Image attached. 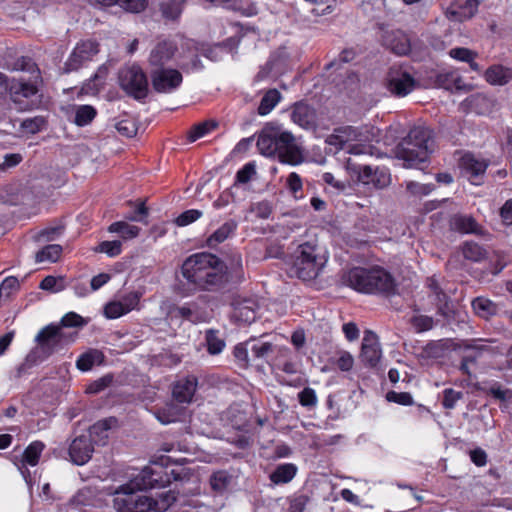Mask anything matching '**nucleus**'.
Returning a JSON list of instances; mask_svg holds the SVG:
<instances>
[{
  "label": "nucleus",
  "mask_w": 512,
  "mask_h": 512,
  "mask_svg": "<svg viewBox=\"0 0 512 512\" xmlns=\"http://www.w3.org/2000/svg\"><path fill=\"white\" fill-rule=\"evenodd\" d=\"M142 296L143 294L140 291H130L115 299L120 305L121 310H123V313L126 315L133 310L139 309L140 299Z\"/></svg>",
  "instance_id": "obj_29"
},
{
  "label": "nucleus",
  "mask_w": 512,
  "mask_h": 512,
  "mask_svg": "<svg viewBox=\"0 0 512 512\" xmlns=\"http://www.w3.org/2000/svg\"><path fill=\"white\" fill-rule=\"evenodd\" d=\"M177 47L174 42L170 40H163L158 42L151 50L149 56V63L151 66L163 68L175 55Z\"/></svg>",
  "instance_id": "obj_18"
},
{
  "label": "nucleus",
  "mask_w": 512,
  "mask_h": 512,
  "mask_svg": "<svg viewBox=\"0 0 512 512\" xmlns=\"http://www.w3.org/2000/svg\"><path fill=\"white\" fill-rule=\"evenodd\" d=\"M98 52V44L94 41L86 40L78 43L65 63V70L67 72L77 70L91 61Z\"/></svg>",
  "instance_id": "obj_13"
},
{
  "label": "nucleus",
  "mask_w": 512,
  "mask_h": 512,
  "mask_svg": "<svg viewBox=\"0 0 512 512\" xmlns=\"http://www.w3.org/2000/svg\"><path fill=\"white\" fill-rule=\"evenodd\" d=\"M88 323V320L84 319L81 315L75 312L66 313L60 321L58 326L64 327H83Z\"/></svg>",
  "instance_id": "obj_54"
},
{
  "label": "nucleus",
  "mask_w": 512,
  "mask_h": 512,
  "mask_svg": "<svg viewBox=\"0 0 512 512\" xmlns=\"http://www.w3.org/2000/svg\"><path fill=\"white\" fill-rule=\"evenodd\" d=\"M120 87L135 99H143L148 93V81L143 70L136 65L123 67L119 71Z\"/></svg>",
  "instance_id": "obj_7"
},
{
  "label": "nucleus",
  "mask_w": 512,
  "mask_h": 512,
  "mask_svg": "<svg viewBox=\"0 0 512 512\" xmlns=\"http://www.w3.org/2000/svg\"><path fill=\"white\" fill-rule=\"evenodd\" d=\"M358 178L363 184L377 189H383L391 183V175L386 168H373L368 165L359 167Z\"/></svg>",
  "instance_id": "obj_14"
},
{
  "label": "nucleus",
  "mask_w": 512,
  "mask_h": 512,
  "mask_svg": "<svg viewBox=\"0 0 512 512\" xmlns=\"http://www.w3.org/2000/svg\"><path fill=\"white\" fill-rule=\"evenodd\" d=\"M234 316L243 322H252L255 319L254 303L251 300L239 303L234 308Z\"/></svg>",
  "instance_id": "obj_44"
},
{
  "label": "nucleus",
  "mask_w": 512,
  "mask_h": 512,
  "mask_svg": "<svg viewBox=\"0 0 512 512\" xmlns=\"http://www.w3.org/2000/svg\"><path fill=\"white\" fill-rule=\"evenodd\" d=\"M166 318L170 324L180 325L182 320L192 323L205 322L209 318L208 314L202 310L197 302H190L183 306L170 305Z\"/></svg>",
  "instance_id": "obj_11"
},
{
  "label": "nucleus",
  "mask_w": 512,
  "mask_h": 512,
  "mask_svg": "<svg viewBox=\"0 0 512 512\" xmlns=\"http://www.w3.org/2000/svg\"><path fill=\"white\" fill-rule=\"evenodd\" d=\"M327 260V255L316 246L304 243L296 251L289 273L303 281L315 279L326 265Z\"/></svg>",
  "instance_id": "obj_6"
},
{
  "label": "nucleus",
  "mask_w": 512,
  "mask_h": 512,
  "mask_svg": "<svg viewBox=\"0 0 512 512\" xmlns=\"http://www.w3.org/2000/svg\"><path fill=\"white\" fill-rule=\"evenodd\" d=\"M472 308L476 315L488 319L497 314L498 305L485 297H477L472 301Z\"/></svg>",
  "instance_id": "obj_26"
},
{
  "label": "nucleus",
  "mask_w": 512,
  "mask_h": 512,
  "mask_svg": "<svg viewBox=\"0 0 512 512\" xmlns=\"http://www.w3.org/2000/svg\"><path fill=\"white\" fill-rule=\"evenodd\" d=\"M108 74L107 65H102L98 68L97 72L94 74L93 78L90 79L86 85L85 89L87 92H97L100 87L103 85V81Z\"/></svg>",
  "instance_id": "obj_46"
},
{
  "label": "nucleus",
  "mask_w": 512,
  "mask_h": 512,
  "mask_svg": "<svg viewBox=\"0 0 512 512\" xmlns=\"http://www.w3.org/2000/svg\"><path fill=\"white\" fill-rule=\"evenodd\" d=\"M236 227L237 223L233 220L225 222L207 239L208 245L212 247L224 242L235 231Z\"/></svg>",
  "instance_id": "obj_36"
},
{
  "label": "nucleus",
  "mask_w": 512,
  "mask_h": 512,
  "mask_svg": "<svg viewBox=\"0 0 512 512\" xmlns=\"http://www.w3.org/2000/svg\"><path fill=\"white\" fill-rule=\"evenodd\" d=\"M484 77L491 85H506L512 80V67L493 65L485 71Z\"/></svg>",
  "instance_id": "obj_23"
},
{
  "label": "nucleus",
  "mask_w": 512,
  "mask_h": 512,
  "mask_svg": "<svg viewBox=\"0 0 512 512\" xmlns=\"http://www.w3.org/2000/svg\"><path fill=\"white\" fill-rule=\"evenodd\" d=\"M42 290L50 291L53 293L64 290V279L62 277L46 276L40 283Z\"/></svg>",
  "instance_id": "obj_51"
},
{
  "label": "nucleus",
  "mask_w": 512,
  "mask_h": 512,
  "mask_svg": "<svg viewBox=\"0 0 512 512\" xmlns=\"http://www.w3.org/2000/svg\"><path fill=\"white\" fill-rule=\"evenodd\" d=\"M153 88L160 93H171L182 83V74L173 68H157L151 73Z\"/></svg>",
  "instance_id": "obj_12"
},
{
  "label": "nucleus",
  "mask_w": 512,
  "mask_h": 512,
  "mask_svg": "<svg viewBox=\"0 0 512 512\" xmlns=\"http://www.w3.org/2000/svg\"><path fill=\"white\" fill-rule=\"evenodd\" d=\"M129 485H121L115 491L114 507L117 512H164L175 501L176 495L173 491H164L155 498L140 495Z\"/></svg>",
  "instance_id": "obj_4"
},
{
  "label": "nucleus",
  "mask_w": 512,
  "mask_h": 512,
  "mask_svg": "<svg viewBox=\"0 0 512 512\" xmlns=\"http://www.w3.org/2000/svg\"><path fill=\"white\" fill-rule=\"evenodd\" d=\"M112 420H101L97 423L93 424L89 432L84 434L85 436H89L91 439V443L95 445H105L109 438V430L111 428Z\"/></svg>",
  "instance_id": "obj_24"
},
{
  "label": "nucleus",
  "mask_w": 512,
  "mask_h": 512,
  "mask_svg": "<svg viewBox=\"0 0 512 512\" xmlns=\"http://www.w3.org/2000/svg\"><path fill=\"white\" fill-rule=\"evenodd\" d=\"M281 94L276 89H271L265 93L262 97L260 105L258 107L259 115L269 114L275 106L279 103Z\"/></svg>",
  "instance_id": "obj_38"
},
{
  "label": "nucleus",
  "mask_w": 512,
  "mask_h": 512,
  "mask_svg": "<svg viewBox=\"0 0 512 512\" xmlns=\"http://www.w3.org/2000/svg\"><path fill=\"white\" fill-rule=\"evenodd\" d=\"M232 481V476L224 470L213 473L210 477L211 488L218 493L225 491Z\"/></svg>",
  "instance_id": "obj_43"
},
{
  "label": "nucleus",
  "mask_w": 512,
  "mask_h": 512,
  "mask_svg": "<svg viewBox=\"0 0 512 512\" xmlns=\"http://www.w3.org/2000/svg\"><path fill=\"white\" fill-rule=\"evenodd\" d=\"M182 276L188 283L203 290H212L227 280L220 259L210 253H196L182 264Z\"/></svg>",
  "instance_id": "obj_1"
},
{
  "label": "nucleus",
  "mask_w": 512,
  "mask_h": 512,
  "mask_svg": "<svg viewBox=\"0 0 512 512\" xmlns=\"http://www.w3.org/2000/svg\"><path fill=\"white\" fill-rule=\"evenodd\" d=\"M455 71H445L436 75L435 85L446 90H453V76Z\"/></svg>",
  "instance_id": "obj_63"
},
{
  "label": "nucleus",
  "mask_w": 512,
  "mask_h": 512,
  "mask_svg": "<svg viewBox=\"0 0 512 512\" xmlns=\"http://www.w3.org/2000/svg\"><path fill=\"white\" fill-rule=\"evenodd\" d=\"M170 476L167 471L159 466H147L135 475L128 483L130 488L141 491L153 488L164 487L170 483Z\"/></svg>",
  "instance_id": "obj_9"
},
{
  "label": "nucleus",
  "mask_w": 512,
  "mask_h": 512,
  "mask_svg": "<svg viewBox=\"0 0 512 512\" xmlns=\"http://www.w3.org/2000/svg\"><path fill=\"white\" fill-rule=\"evenodd\" d=\"M462 392L455 391L451 388L445 389L443 391V401L442 404L446 409H453L458 400L462 398Z\"/></svg>",
  "instance_id": "obj_62"
},
{
  "label": "nucleus",
  "mask_w": 512,
  "mask_h": 512,
  "mask_svg": "<svg viewBox=\"0 0 512 512\" xmlns=\"http://www.w3.org/2000/svg\"><path fill=\"white\" fill-rule=\"evenodd\" d=\"M202 211L198 209H190L181 213L176 219L175 223L179 227L187 226L195 221H197L200 217H202Z\"/></svg>",
  "instance_id": "obj_56"
},
{
  "label": "nucleus",
  "mask_w": 512,
  "mask_h": 512,
  "mask_svg": "<svg viewBox=\"0 0 512 512\" xmlns=\"http://www.w3.org/2000/svg\"><path fill=\"white\" fill-rule=\"evenodd\" d=\"M205 343L210 355H218L226 347L225 340L220 336L219 331L214 329H208L205 332Z\"/></svg>",
  "instance_id": "obj_31"
},
{
  "label": "nucleus",
  "mask_w": 512,
  "mask_h": 512,
  "mask_svg": "<svg viewBox=\"0 0 512 512\" xmlns=\"http://www.w3.org/2000/svg\"><path fill=\"white\" fill-rule=\"evenodd\" d=\"M73 339L69 338L63 331L61 326L56 324H49L42 328L35 337L37 347L35 350L40 352V355L47 359L63 344L72 342Z\"/></svg>",
  "instance_id": "obj_8"
},
{
  "label": "nucleus",
  "mask_w": 512,
  "mask_h": 512,
  "mask_svg": "<svg viewBox=\"0 0 512 512\" xmlns=\"http://www.w3.org/2000/svg\"><path fill=\"white\" fill-rule=\"evenodd\" d=\"M427 283L428 287L431 289L432 293L434 294L437 300V305L439 307L440 312L443 315H447L451 311L448 296L444 292H442L439 283L435 279V277L429 278Z\"/></svg>",
  "instance_id": "obj_35"
},
{
  "label": "nucleus",
  "mask_w": 512,
  "mask_h": 512,
  "mask_svg": "<svg viewBox=\"0 0 512 512\" xmlns=\"http://www.w3.org/2000/svg\"><path fill=\"white\" fill-rule=\"evenodd\" d=\"M463 256L477 262L485 257V250L477 243L467 242L463 246Z\"/></svg>",
  "instance_id": "obj_48"
},
{
  "label": "nucleus",
  "mask_w": 512,
  "mask_h": 512,
  "mask_svg": "<svg viewBox=\"0 0 512 512\" xmlns=\"http://www.w3.org/2000/svg\"><path fill=\"white\" fill-rule=\"evenodd\" d=\"M103 360V354L97 350H92L82 354L76 361V367L81 371L90 370L95 364H100Z\"/></svg>",
  "instance_id": "obj_39"
},
{
  "label": "nucleus",
  "mask_w": 512,
  "mask_h": 512,
  "mask_svg": "<svg viewBox=\"0 0 512 512\" xmlns=\"http://www.w3.org/2000/svg\"><path fill=\"white\" fill-rule=\"evenodd\" d=\"M155 417L164 425L177 422L183 414V408L174 403H167L155 411Z\"/></svg>",
  "instance_id": "obj_25"
},
{
  "label": "nucleus",
  "mask_w": 512,
  "mask_h": 512,
  "mask_svg": "<svg viewBox=\"0 0 512 512\" xmlns=\"http://www.w3.org/2000/svg\"><path fill=\"white\" fill-rule=\"evenodd\" d=\"M342 282L364 294H390L395 290L393 276L380 266L354 267L343 274Z\"/></svg>",
  "instance_id": "obj_3"
},
{
  "label": "nucleus",
  "mask_w": 512,
  "mask_h": 512,
  "mask_svg": "<svg viewBox=\"0 0 512 512\" xmlns=\"http://www.w3.org/2000/svg\"><path fill=\"white\" fill-rule=\"evenodd\" d=\"M62 253V247L58 244H50L36 253V262H56Z\"/></svg>",
  "instance_id": "obj_40"
},
{
  "label": "nucleus",
  "mask_w": 512,
  "mask_h": 512,
  "mask_svg": "<svg viewBox=\"0 0 512 512\" xmlns=\"http://www.w3.org/2000/svg\"><path fill=\"white\" fill-rule=\"evenodd\" d=\"M390 45L393 52L398 55H407L411 50L410 39L403 32H397Z\"/></svg>",
  "instance_id": "obj_45"
},
{
  "label": "nucleus",
  "mask_w": 512,
  "mask_h": 512,
  "mask_svg": "<svg viewBox=\"0 0 512 512\" xmlns=\"http://www.w3.org/2000/svg\"><path fill=\"white\" fill-rule=\"evenodd\" d=\"M291 119L295 124L306 130L315 129L317 125L315 109L304 102L294 104Z\"/></svg>",
  "instance_id": "obj_17"
},
{
  "label": "nucleus",
  "mask_w": 512,
  "mask_h": 512,
  "mask_svg": "<svg viewBox=\"0 0 512 512\" xmlns=\"http://www.w3.org/2000/svg\"><path fill=\"white\" fill-rule=\"evenodd\" d=\"M257 148L266 157L277 156L282 163L298 165L303 157L292 133L280 126L268 123L258 135Z\"/></svg>",
  "instance_id": "obj_2"
},
{
  "label": "nucleus",
  "mask_w": 512,
  "mask_h": 512,
  "mask_svg": "<svg viewBox=\"0 0 512 512\" xmlns=\"http://www.w3.org/2000/svg\"><path fill=\"white\" fill-rule=\"evenodd\" d=\"M462 107L478 115L489 114L493 108V101L483 94H474L462 102Z\"/></svg>",
  "instance_id": "obj_22"
},
{
  "label": "nucleus",
  "mask_w": 512,
  "mask_h": 512,
  "mask_svg": "<svg viewBox=\"0 0 512 512\" xmlns=\"http://www.w3.org/2000/svg\"><path fill=\"white\" fill-rule=\"evenodd\" d=\"M460 168L469 177L472 184L478 185L480 182L478 178L482 176L487 167L488 163L484 159L476 158L473 154H464L460 159Z\"/></svg>",
  "instance_id": "obj_19"
},
{
  "label": "nucleus",
  "mask_w": 512,
  "mask_h": 512,
  "mask_svg": "<svg viewBox=\"0 0 512 512\" xmlns=\"http://www.w3.org/2000/svg\"><path fill=\"white\" fill-rule=\"evenodd\" d=\"M297 467L292 463L279 465L270 475V480L274 484H284L290 482L296 475Z\"/></svg>",
  "instance_id": "obj_30"
},
{
  "label": "nucleus",
  "mask_w": 512,
  "mask_h": 512,
  "mask_svg": "<svg viewBox=\"0 0 512 512\" xmlns=\"http://www.w3.org/2000/svg\"><path fill=\"white\" fill-rule=\"evenodd\" d=\"M433 149L432 132L426 127H414L398 144L395 155L404 167L413 168L426 162Z\"/></svg>",
  "instance_id": "obj_5"
},
{
  "label": "nucleus",
  "mask_w": 512,
  "mask_h": 512,
  "mask_svg": "<svg viewBox=\"0 0 512 512\" xmlns=\"http://www.w3.org/2000/svg\"><path fill=\"white\" fill-rule=\"evenodd\" d=\"M97 115L96 109L91 105H80L75 109L74 123L78 126L88 125Z\"/></svg>",
  "instance_id": "obj_41"
},
{
  "label": "nucleus",
  "mask_w": 512,
  "mask_h": 512,
  "mask_svg": "<svg viewBox=\"0 0 512 512\" xmlns=\"http://www.w3.org/2000/svg\"><path fill=\"white\" fill-rule=\"evenodd\" d=\"M43 449L44 444L40 441H34L29 444L23 453V463L30 466H36Z\"/></svg>",
  "instance_id": "obj_42"
},
{
  "label": "nucleus",
  "mask_w": 512,
  "mask_h": 512,
  "mask_svg": "<svg viewBox=\"0 0 512 512\" xmlns=\"http://www.w3.org/2000/svg\"><path fill=\"white\" fill-rule=\"evenodd\" d=\"M406 188L411 194L416 196H422L431 193L434 190V185L410 181L407 182Z\"/></svg>",
  "instance_id": "obj_60"
},
{
  "label": "nucleus",
  "mask_w": 512,
  "mask_h": 512,
  "mask_svg": "<svg viewBox=\"0 0 512 512\" xmlns=\"http://www.w3.org/2000/svg\"><path fill=\"white\" fill-rule=\"evenodd\" d=\"M142 296L143 294L140 291H130L115 299L120 305L121 310H123V313L126 315L133 310L139 309L140 299Z\"/></svg>",
  "instance_id": "obj_27"
},
{
  "label": "nucleus",
  "mask_w": 512,
  "mask_h": 512,
  "mask_svg": "<svg viewBox=\"0 0 512 512\" xmlns=\"http://www.w3.org/2000/svg\"><path fill=\"white\" fill-rule=\"evenodd\" d=\"M213 128H215V125L212 123L204 122L200 123L196 126H194L191 131L189 132V140L190 141H196L197 139L205 136L207 133H209Z\"/></svg>",
  "instance_id": "obj_61"
},
{
  "label": "nucleus",
  "mask_w": 512,
  "mask_h": 512,
  "mask_svg": "<svg viewBox=\"0 0 512 512\" xmlns=\"http://www.w3.org/2000/svg\"><path fill=\"white\" fill-rule=\"evenodd\" d=\"M381 354L377 335L372 331H366L362 340L361 361L370 367H375L380 361Z\"/></svg>",
  "instance_id": "obj_16"
},
{
  "label": "nucleus",
  "mask_w": 512,
  "mask_h": 512,
  "mask_svg": "<svg viewBox=\"0 0 512 512\" xmlns=\"http://www.w3.org/2000/svg\"><path fill=\"white\" fill-rule=\"evenodd\" d=\"M477 226L476 221L471 216L455 215L450 219L451 229L461 233H474Z\"/></svg>",
  "instance_id": "obj_34"
},
{
  "label": "nucleus",
  "mask_w": 512,
  "mask_h": 512,
  "mask_svg": "<svg viewBox=\"0 0 512 512\" xmlns=\"http://www.w3.org/2000/svg\"><path fill=\"white\" fill-rule=\"evenodd\" d=\"M142 296L143 294L140 291H130L115 299L120 305L121 310H123V313L126 315L133 310L139 309L140 299Z\"/></svg>",
  "instance_id": "obj_28"
},
{
  "label": "nucleus",
  "mask_w": 512,
  "mask_h": 512,
  "mask_svg": "<svg viewBox=\"0 0 512 512\" xmlns=\"http://www.w3.org/2000/svg\"><path fill=\"white\" fill-rule=\"evenodd\" d=\"M299 402L302 406L312 407L317 403L316 393L312 388H304L298 394Z\"/></svg>",
  "instance_id": "obj_64"
},
{
  "label": "nucleus",
  "mask_w": 512,
  "mask_h": 512,
  "mask_svg": "<svg viewBox=\"0 0 512 512\" xmlns=\"http://www.w3.org/2000/svg\"><path fill=\"white\" fill-rule=\"evenodd\" d=\"M251 340L239 343L234 347V357L241 367H247L250 362L249 351H250Z\"/></svg>",
  "instance_id": "obj_47"
},
{
  "label": "nucleus",
  "mask_w": 512,
  "mask_h": 512,
  "mask_svg": "<svg viewBox=\"0 0 512 512\" xmlns=\"http://www.w3.org/2000/svg\"><path fill=\"white\" fill-rule=\"evenodd\" d=\"M148 0H117V5L126 11L139 13L147 6Z\"/></svg>",
  "instance_id": "obj_59"
},
{
  "label": "nucleus",
  "mask_w": 512,
  "mask_h": 512,
  "mask_svg": "<svg viewBox=\"0 0 512 512\" xmlns=\"http://www.w3.org/2000/svg\"><path fill=\"white\" fill-rule=\"evenodd\" d=\"M286 187L295 199L302 198L298 193L303 189V182L300 175L296 172H291L286 179Z\"/></svg>",
  "instance_id": "obj_52"
},
{
  "label": "nucleus",
  "mask_w": 512,
  "mask_h": 512,
  "mask_svg": "<svg viewBox=\"0 0 512 512\" xmlns=\"http://www.w3.org/2000/svg\"><path fill=\"white\" fill-rule=\"evenodd\" d=\"M449 56L457 61L461 62H472V59H476L478 54L465 47L452 48L449 51Z\"/></svg>",
  "instance_id": "obj_55"
},
{
  "label": "nucleus",
  "mask_w": 512,
  "mask_h": 512,
  "mask_svg": "<svg viewBox=\"0 0 512 512\" xmlns=\"http://www.w3.org/2000/svg\"><path fill=\"white\" fill-rule=\"evenodd\" d=\"M94 445L91 443L89 436L84 434L76 437L69 447V456L71 461L76 465L86 464L92 457Z\"/></svg>",
  "instance_id": "obj_15"
},
{
  "label": "nucleus",
  "mask_w": 512,
  "mask_h": 512,
  "mask_svg": "<svg viewBox=\"0 0 512 512\" xmlns=\"http://www.w3.org/2000/svg\"><path fill=\"white\" fill-rule=\"evenodd\" d=\"M108 231L119 234L124 240H130L138 237L141 229L125 221H117L108 227Z\"/></svg>",
  "instance_id": "obj_33"
},
{
  "label": "nucleus",
  "mask_w": 512,
  "mask_h": 512,
  "mask_svg": "<svg viewBox=\"0 0 512 512\" xmlns=\"http://www.w3.org/2000/svg\"><path fill=\"white\" fill-rule=\"evenodd\" d=\"M9 90L14 97L21 95L25 98H29L38 92V87L36 83L25 82L22 80H12L10 82Z\"/></svg>",
  "instance_id": "obj_37"
},
{
  "label": "nucleus",
  "mask_w": 512,
  "mask_h": 512,
  "mask_svg": "<svg viewBox=\"0 0 512 512\" xmlns=\"http://www.w3.org/2000/svg\"><path fill=\"white\" fill-rule=\"evenodd\" d=\"M197 378L188 376L178 380L173 386V397L179 403H190L197 389Z\"/></svg>",
  "instance_id": "obj_20"
},
{
  "label": "nucleus",
  "mask_w": 512,
  "mask_h": 512,
  "mask_svg": "<svg viewBox=\"0 0 512 512\" xmlns=\"http://www.w3.org/2000/svg\"><path fill=\"white\" fill-rule=\"evenodd\" d=\"M46 359L40 355L38 350L32 349L25 357L23 362L16 369V377L21 378L27 375L30 370Z\"/></svg>",
  "instance_id": "obj_32"
},
{
  "label": "nucleus",
  "mask_w": 512,
  "mask_h": 512,
  "mask_svg": "<svg viewBox=\"0 0 512 512\" xmlns=\"http://www.w3.org/2000/svg\"><path fill=\"white\" fill-rule=\"evenodd\" d=\"M256 174V166L254 163L249 162L246 163L237 173H236V183L246 184L248 183L252 177Z\"/></svg>",
  "instance_id": "obj_57"
},
{
  "label": "nucleus",
  "mask_w": 512,
  "mask_h": 512,
  "mask_svg": "<svg viewBox=\"0 0 512 512\" xmlns=\"http://www.w3.org/2000/svg\"><path fill=\"white\" fill-rule=\"evenodd\" d=\"M250 351L253 359H263L272 352V344L269 342L251 340Z\"/></svg>",
  "instance_id": "obj_50"
},
{
  "label": "nucleus",
  "mask_w": 512,
  "mask_h": 512,
  "mask_svg": "<svg viewBox=\"0 0 512 512\" xmlns=\"http://www.w3.org/2000/svg\"><path fill=\"white\" fill-rule=\"evenodd\" d=\"M478 5L477 0H466L462 5H451L446 11V16L450 20L465 21L475 15Z\"/></svg>",
  "instance_id": "obj_21"
},
{
  "label": "nucleus",
  "mask_w": 512,
  "mask_h": 512,
  "mask_svg": "<svg viewBox=\"0 0 512 512\" xmlns=\"http://www.w3.org/2000/svg\"><path fill=\"white\" fill-rule=\"evenodd\" d=\"M20 288L19 280L14 276L6 277L0 284V299H7Z\"/></svg>",
  "instance_id": "obj_49"
},
{
  "label": "nucleus",
  "mask_w": 512,
  "mask_h": 512,
  "mask_svg": "<svg viewBox=\"0 0 512 512\" xmlns=\"http://www.w3.org/2000/svg\"><path fill=\"white\" fill-rule=\"evenodd\" d=\"M95 251L100 252V253H105L109 257H115L121 253L122 243H121V241H118V240L103 241L97 246Z\"/></svg>",
  "instance_id": "obj_53"
},
{
  "label": "nucleus",
  "mask_w": 512,
  "mask_h": 512,
  "mask_svg": "<svg viewBox=\"0 0 512 512\" xmlns=\"http://www.w3.org/2000/svg\"><path fill=\"white\" fill-rule=\"evenodd\" d=\"M385 85L391 94L404 97L417 88L418 82L407 68L393 66L386 75Z\"/></svg>",
  "instance_id": "obj_10"
},
{
  "label": "nucleus",
  "mask_w": 512,
  "mask_h": 512,
  "mask_svg": "<svg viewBox=\"0 0 512 512\" xmlns=\"http://www.w3.org/2000/svg\"><path fill=\"white\" fill-rule=\"evenodd\" d=\"M112 376L105 375L93 382H91L86 387V393L88 394H97L101 391H103L105 388H107L112 383Z\"/></svg>",
  "instance_id": "obj_58"
}]
</instances>
